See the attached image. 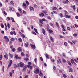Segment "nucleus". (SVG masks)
I'll list each match as a JSON object with an SVG mask.
<instances>
[{"mask_svg": "<svg viewBox=\"0 0 78 78\" xmlns=\"http://www.w3.org/2000/svg\"><path fill=\"white\" fill-rule=\"evenodd\" d=\"M39 69L38 68H35L34 70V72L36 74H37L39 72Z\"/></svg>", "mask_w": 78, "mask_h": 78, "instance_id": "1", "label": "nucleus"}, {"mask_svg": "<svg viewBox=\"0 0 78 78\" xmlns=\"http://www.w3.org/2000/svg\"><path fill=\"white\" fill-rule=\"evenodd\" d=\"M46 29L49 32V33L50 34H53V31H52V30H51V29H50L49 28H48V27H47Z\"/></svg>", "mask_w": 78, "mask_h": 78, "instance_id": "2", "label": "nucleus"}, {"mask_svg": "<svg viewBox=\"0 0 78 78\" xmlns=\"http://www.w3.org/2000/svg\"><path fill=\"white\" fill-rule=\"evenodd\" d=\"M27 65L25 66L23 69L22 70L23 72H25L27 70Z\"/></svg>", "mask_w": 78, "mask_h": 78, "instance_id": "3", "label": "nucleus"}, {"mask_svg": "<svg viewBox=\"0 0 78 78\" xmlns=\"http://www.w3.org/2000/svg\"><path fill=\"white\" fill-rule=\"evenodd\" d=\"M29 9L30 11H34V9L33 7L29 6Z\"/></svg>", "mask_w": 78, "mask_h": 78, "instance_id": "4", "label": "nucleus"}, {"mask_svg": "<svg viewBox=\"0 0 78 78\" xmlns=\"http://www.w3.org/2000/svg\"><path fill=\"white\" fill-rule=\"evenodd\" d=\"M20 67H23L25 66V64L22 63V62H20Z\"/></svg>", "mask_w": 78, "mask_h": 78, "instance_id": "5", "label": "nucleus"}, {"mask_svg": "<svg viewBox=\"0 0 78 78\" xmlns=\"http://www.w3.org/2000/svg\"><path fill=\"white\" fill-rule=\"evenodd\" d=\"M6 55H4V57L5 58V59H6V60H7V59H8V53H6Z\"/></svg>", "mask_w": 78, "mask_h": 78, "instance_id": "6", "label": "nucleus"}, {"mask_svg": "<svg viewBox=\"0 0 78 78\" xmlns=\"http://www.w3.org/2000/svg\"><path fill=\"white\" fill-rule=\"evenodd\" d=\"M18 11L20 12V14H23V12H22V9L19 8L18 9Z\"/></svg>", "mask_w": 78, "mask_h": 78, "instance_id": "7", "label": "nucleus"}, {"mask_svg": "<svg viewBox=\"0 0 78 78\" xmlns=\"http://www.w3.org/2000/svg\"><path fill=\"white\" fill-rule=\"evenodd\" d=\"M30 46L33 49H35L36 48V46L34 45L31 44H30Z\"/></svg>", "mask_w": 78, "mask_h": 78, "instance_id": "8", "label": "nucleus"}, {"mask_svg": "<svg viewBox=\"0 0 78 78\" xmlns=\"http://www.w3.org/2000/svg\"><path fill=\"white\" fill-rule=\"evenodd\" d=\"M65 18H67V19H69V18H71V16H68L67 15H65Z\"/></svg>", "mask_w": 78, "mask_h": 78, "instance_id": "9", "label": "nucleus"}, {"mask_svg": "<svg viewBox=\"0 0 78 78\" xmlns=\"http://www.w3.org/2000/svg\"><path fill=\"white\" fill-rule=\"evenodd\" d=\"M56 25L57 26V28L58 29H59V28H60V27L58 22H56Z\"/></svg>", "mask_w": 78, "mask_h": 78, "instance_id": "10", "label": "nucleus"}, {"mask_svg": "<svg viewBox=\"0 0 78 78\" xmlns=\"http://www.w3.org/2000/svg\"><path fill=\"white\" fill-rule=\"evenodd\" d=\"M68 2H69V1L67 0L66 1L64 0L63 1V3H67Z\"/></svg>", "mask_w": 78, "mask_h": 78, "instance_id": "11", "label": "nucleus"}, {"mask_svg": "<svg viewBox=\"0 0 78 78\" xmlns=\"http://www.w3.org/2000/svg\"><path fill=\"white\" fill-rule=\"evenodd\" d=\"M42 33L44 34L45 35V30H44L43 28L42 29Z\"/></svg>", "mask_w": 78, "mask_h": 78, "instance_id": "12", "label": "nucleus"}, {"mask_svg": "<svg viewBox=\"0 0 78 78\" xmlns=\"http://www.w3.org/2000/svg\"><path fill=\"white\" fill-rule=\"evenodd\" d=\"M61 63V60L59 59L57 60V63L59 64Z\"/></svg>", "mask_w": 78, "mask_h": 78, "instance_id": "13", "label": "nucleus"}, {"mask_svg": "<svg viewBox=\"0 0 78 78\" xmlns=\"http://www.w3.org/2000/svg\"><path fill=\"white\" fill-rule=\"evenodd\" d=\"M27 67H28V68H30V69H32V66L30 65H28Z\"/></svg>", "mask_w": 78, "mask_h": 78, "instance_id": "14", "label": "nucleus"}, {"mask_svg": "<svg viewBox=\"0 0 78 78\" xmlns=\"http://www.w3.org/2000/svg\"><path fill=\"white\" fill-rule=\"evenodd\" d=\"M25 46L26 47H28V43H26L25 44Z\"/></svg>", "mask_w": 78, "mask_h": 78, "instance_id": "15", "label": "nucleus"}, {"mask_svg": "<svg viewBox=\"0 0 78 78\" xmlns=\"http://www.w3.org/2000/svg\"><path fill=\"white\" fill-rule=\"evenodd\" d=\"M7 26L8 28H10L11 25H10V24H9V23H7Z\"/></svg>", "mask_w": 78, "mask_h": 78, "instance_id": "16", "label": "nucleus"}, {"mask_svg": "<svg viewBox=\"0 0 78 78\" xmlns=\"http://www.w3.org/2000/svg\"><path fill=\"white\" fill-rule=\"evenodd\" d=\"M64 45L65 46H67L68 44L67 42H64Z\"/></svg>", "mask_w": 78, "mask_h": 78, "instance_id": "17", "label": "nucleus"}, {"mask_svg": "<svg viewBox=\"0 0 78 78\" xmlns=\"http://www.w3.org/2000/svg\"><path fill=\"white\" fill-rule=\"evenodd\" d=\"M71 62L72 64H73L74 63V60L73 59H71Z\"/></svg>", "mask_w": 78, "mask_h": 78, "instance_id": "18", "label": "nucleus"}, {"mask_svg": "<svg viewBox=\"0 0 78 78\" xmlns=\"http://www.w3.org/2000/svg\"><path fill=\"white\" fill-rule=\"evenodd\" d=\"M11 20H12V22H15V21H14V18L11 17Z\"/></svg>", "mask_w": 78, "mask_h": 78, "instance_id": "19", "label": "nucleus"}, {"mask_svg": "<svg viewBox=\"0 0 78 78\" xmlns=\"http://www.w3.org/2000/svg\"><path fill=\"white\" fill-rule=\"evenodd\" d=\"M15 58H16V59H18V56L17 55H15Z\"/></svg>", "mask_w": 78, "mask_h": 78, "instance_id": "20", "label": "nucleus"}, {"mask_svg": "<svg viewBox=\"0 0 78 78\" xmlns=\"http://www.w3.org/2000/svg\"><path fill=\"white\" fill-rule=\"evenodd\" d=\"M72 68H70L69 70V72H72Z\"/></svg>", "mask_w": 78, "mask_h": 78, "instance_id": "21", "label": "nucleus"}, {"mask_svg": "<svg viewBox=\"0 0 78 78\" xmlns=\"http://www.w3.org/2000/svg\"><path fill=\"white\" fill-rule=\"evenodd\" d=\"M11 41H15V38H12L10 39Z\"/></svg>", "mask_w": 78, "mask_h": 78, "instance_id": "22", "label": "nucleus"}, {"mask_svg": "<svg viewBox=\"0 0 78 78\" xmlns=\"http://www.w3.org/2000/svg\"><path fill=\"white\" fill-rule=\"evenodd\" d=\"M18 40H19V42H22V39H21V38H19L18 39Z\"/></svg>", "mask_w": 78, "mask_h": 78, "instance_id": "23", "label": "nucleus"}, {"mask_svg": "<svg viewBox=\"0 0 78 78\" xmlns=\"http://www.w3.org/2000/svg\"><path fill=\"white\" fill-rule=\"evenodd\" d=\"M16 14L17 17H19L20 16V14H19V13L16 12Z\"/></svg>", "mask_w": 78, "mask_h": 78, "instance_id": "24", "label": "nucleus"}, {"mask_svg": "<svg viewBox=\"0 0 78 78\" xmlns=\"http://www.w3.org/2000/svg\"><path fill=\"white\" fill-rule=\"evenodd\" d=\"M59 16L61 18H62V17H63V16L62 13H60L59 14Z\"/></svg>", "mask_w": 78, "mask_h": 78, "instance_id": "25", "label": "nucleus"}, {"mask_svg": "<svg viewBox=\"0 0 78 78\" xmlns=\"http://www.w3.org/2000/svg\"><path fill=\"white\" fill-rule=\"evenodd\" d=\"M34 30L36 32V33H38V32H37V29L36 28H34Z\"/></svg>", "mask_w": 78, "mask_h": 78, "instance_id": "26", "label": "nucleus"}, {"mask_svg": "<svg viewBox=\"0 0 78 78\" xmlns=\"http://www.w3.org/2000/svg\"><path fill=\"white\" fill-rule=\"evenodd\" d=\"M12 51H13V52H14L15 51H16V49L14 48H13L12 49Z\"/></svg>", "mask_w": 78, "mask_h": 78, "instance_id": "27", "label": "nucleus"}, {"mask_svg": "<svg viewBox=\"0 0 78 78\" xmlns=\"http://www.w3.org/2000/svg\"><path fill=\"white\" fill-rule=\"evenodd\" d=\"M4 37L5 38V39L6 40V39H8V37L6 36H4Z\"/></svg>", "mask_w": 78, "mask_h": 78, "instance_id": "28", "label": "nucleus"}, {"mask_svg": "<svg viewBox=\"0 0 78 78\" xmlns=\"http://www.w3.org/2000/svg\"><path fill=\"white\" fill-rule=\"evenodd\" d=\"M50 40L52 42H53V39L52 37H50Z\"/></svg>", "mask_w": 78, "mask_h": 78, "instance_id": "29", "label": "nucleus"}, {"mask_svg": "<svg viewBox=\"0 0 78 78\" xmlns=\"http://www.w3.org/2000/svg\"><path fill=\"white\" fill-rule=\"evenodd\" d=\"M21 37H22L23 38H25V35L23 34L21 35Z\"/></svg>", "mask_w": 78, "mask_h": 78, "instance_id": "30", "label": "nucleus"}, {"mask_svg": "<svg viewBox=\"0 0 78 78\" xmlns=\"http://www.w3.org/2000/svg\"><path fill=\"white\" fill-rule=\"evenodd\" d=\"M39 21L40 23H42V22H43L42 20H41V19L39 20Z\"/></svg>", "mask_w": 78, "mask_h": 78, "instance_id": "31", "label": "nucleus"}, {"mask_svg": "<svg viewBox=\"0 0 78 78\" xmlns=\"http://www.w3.org/2000/svg\"><path fill=\"white\" fill-rule=\"evenodd\" d=\"M73 8L74 10H75L76 8H75V6L73 5Z\"/></svg>", "mask_w": 78, "mask_h": 78, "instance_id": "32", "label": "nucleus"}, {"mask_svg": "<svg viewBox=\"0 0 78 78\" xmlns=\"http://www.w3.org/2000/svg\"><path fill=\"white\" fill-rule=\"evenodd\" d=\"M7 19L8 20H11V19L9 17H7Z\"/></svg>", "mask_w": 78, "mask_h": 78, "instance_id": "33", "label": "nucleus"}, {"mask_svg": "<svg viewBox=\"0 0 78 78\" xmlns=\"http://www.w3.org/2000/svg\"><path fill=\"white\" fill-rule=\"evenodd\" d=\"M67 30H69V31H70V28L69 27H68L67 28Z\"/></svg>", "mask_w": 78, "mask_h": 78, "instance_id": "34", "label": "nucleus"}, {"mask_svg": "<svg viewBox=\"0 0 78 78\" xmlns=\"http://www.w3.org/2000/svg\"><path fill=\"white\" fill-rule=\"evenodd\" d=\"M23 24L25 25V26H27V24H26V22L25 21H23Z\"/></svg>", "mask_w": 78, "mask_h": 78, "instance_id": "35", "label": "nucleus"}, {"mask_svg": "<svg viewBox=\"0 0 78 78\" xmlns=\"http://www.w3.org/2000/svg\"><path fill=\"white\" fill-rule=\"evenodd\" d=\"M23 14H27V12L26 11H25L24 10L23 11Z\"/></svg>", "mask_w": 78, "mask_h": 78, "instance_id": "36", "label": "nucleus"}, {"mask_svg": "<svg viewBox=\"0 0 78 78\" xmlns=\"http://www.w3.org/2000/svg\"><path fill=\"white\" fill-rule=\"evenodd\" d=\"M12 60H10V62L9 64H12Z\"/></svg>", "mask_w": 78, "mask_h": 78, "instance_id": "37", "label": "nucleus"}, {"mask_svg": "<svg viewBox=\"0 0 78 78\" xmlns=\"http://www.w3.org/2000/svg\"><path fill=\"white\" fill-rule=\"evenodd\" d=\"M63 76L64 78H67V76H66V75L65 74H63Z\"/></svg>", "mask_w": 78, "mask_h": 78, "instance_id": "38", "label": "nucleus"}, {"mask_svg": "<svg viewBox=\"0 0 78 78\" xmlns=\"http://www.w3.org/2000/svg\"><path fill=\"white\" fill-rule=\"evenodd\" d=\"M1 59H2V55H0V60H1Z\"/></svg>", "mask_w": 78, "mask_h": 78, "instance_id": "39", "label": "nucleus"}, {"mask_svg": "<svg viewBox=\"0 0 78 78\" xmlns=\"http://www.w3.org/2000/svg\"><path fill=\"white\" fill-rule=\"evenodd\" d=\"M64 12H65V15H66V14H67V12L65 10L64 11Z\"/></svg>", "mask_w": 78, "mask_h": 78, "instance_id": "40", "label": "nucleus"}, {"mask_svg": "<svg viewBox=\"0 0 78 78\" xmlns=\"http://www.w3.org/2000/svg\"><path fill=\"white\" fill-rule=\"evenodd\" d=\"M48 19L49 20H51V17L50 16H48Z\"/></svg>", "mask_w": 78, "mask_h": 78, "instance_id": "41", "label": "nucleus"}, {"mask_svg": "<svg viewBox=\"0 0 78 78\" xmlns=\"http://www.w3.org/2000/svg\"><path fill=\"white\" fill-rule=\"evenodd\" d=\"M57 8L55 7H54L52 8V10H56Z\"/></svg>", "mask_w": 78, "mask_h": 78, "instance_id": "42", "label": "nucleus"}, {"mask_svg": "<svg viewBox=\"0 0 78 78\" xmlns=\"http://www.w3.org/2000/svg\"><path fill=\"white\" fill-rule=\"evenodd\" d=\"M26 3H27V5H29V2H28V1H26Z\"/></svg>", "mask_w": 78, "mask_h": 78, "instance_id": "43", "label": "nucleus"}, {"mask_svg": "<svg viewBox=\"0 0 78 78\" xmlns=\"http://www.w3.org/2000/svg\"><path fill=\"white\" fill-rule=\"evenodd\" d=\"M10 34H11V35H13L14 34V32H10Z\"/></svg>", "mask_w": 78, "mask_h": 78, "instance_id": "44", "label": "nucleus"}, {"mask_svg": "<svg viewBox=\"0 0 78 78\" xmlns=\"http://www.w3.org/2000/svg\"><path fill=\"white\" fill-rule=\"evenodd\" d=\"M21 56H25V54H24V53H23V52H22L21 53Z\"/></svg>", "mask_w": 78, "mask_h": 78, "instance_id": "45", "label": "nucleus"}, {"mask_svg": "<svg viewBox=\"0 0 78 78\" xmlns=\"http://www.w3.org/2000/svg\"><path fill=\"white\" fill-rule=\"evenodd\" d=\"M68 63L69 64V65H70V66H72V64H71L70 62L68 61Z\"/></svg>", "mask_w": 78, "mask_h": 78, "instance_id": "46", "label": "nucleus"}, {"mask_svg": "<svg viewBox=\"0 0 78 78\" xmlns=\"http://www.w3.org/2000/svg\"><path fill=\"white\" fill-rule=\"evenodd\" d=\"M18 50H19V51H22V49H21V48L19 47L18 48Z\"/></svg>", "mask_w": 78, "mask_h": 78, "instance_id": "47", "label": "nucleus"}, {"mask_svg": "<svg viewBox=\"0 0 78 78\" xmlns=\"http://www.w3.org/2000/svg\"><path fill=\"white\" fill-rule=\"evenodd\" d=\"M23 6H27V5L25 3H23Z\"/></svg>", "mask_w": 78, "mask_h": 78, "instance_id": "48", "label": "nucleus"}, {"mask_svg": "<svg viewBox=\"0 0 78 78\" xmlns=\"http://www.w3.org/2000/svg\"><path fill=\"white\" fill-rule=\"evenodd\" d=\"M4 70H5V67L3 66L2 68V70L3 71V72H4Z\"/></svg>", "mask_w": 78, "mask_h": 78, "instance_id": "49", "label": "nucleus"}, {"mask_svg": "<svg viewBox=\"0 0 78 78\" xmlns=\"http://www.w3.org/2000/svg\"><path fill=\"white\" fill-rule=\"evenodd\" d=\"M43 12L44 13V14H47V12L46 10L43 11Z\"/></svg>", "mask_w": 78, "mask_h": 78, "instance_id": "50", "label": "nucleus"}, {"mask_svg": "<svg viewBox=\"0 0 78 78\" xmlns=\"http://www.w3.org/2000/svg\"><path fill=\"white\" fill-rule=\"evenodd\" d=\"M11 64L9 63L8 65V67L9 68L11 67Z\"/></svg>", "mask_w": 78, "mask_h": 78, "instance_id": "51", "label": "nucleus"}, {"mask_svg": "<svg viewBox=\"0 0 78 78\" xmlns=\"http://www.w3.org/2000/svg\"><path fill=\"white\" fill-rule=\"evenodd\" d=\"M62 61H63V62H66V60H65L64 59H62Z\"/></svg>", "mask_w": 78, "mask_h": 78, "instance_id": "52", "label": "nucleus"}, {"mask_svg": "<svg viewBox=\"0 0 78 78\" xmlns=\"http://www.w3.org/2000/svg\"><path fill=\"white\" fill-rule=\"evenodd\" d=\"M14 66L15 68H16V67H17V65H16V64H14Z\"/></svg>", "mask_w": 78, "mask_h": 78, "instance_id": "53", "label": "nucleus"}, {"mask_svg": "<svg viewBox=\"0 0 78 78\" xmlns=\"http://www.w3.org/2000/svg\"><path fill=\"white\" fill-rule=\"evenodd\" d=\"M46 58H47V59H48V58H49L48 57V55H46Z\"/></svg>", "mask_w": 78, "mask_h": 78, "instance_id": "54", "label": "nucleus"}, {"mask_svg": "<svg viewBox=\"0 0 78 78\" xmlns=\"http://www.w3.org/2000/svg\"><path fill=\"white\" fill-rule=\"evenodd\" d=\"M10 3L12 5H14V3H13V2L12 1H11L10 2Z\"/></svg>", "mask_w": 78, "mask_h": 78, "instance_id": "55", "label": "nucleus"}, {"mask_svg": "<svg viewBox=\"0 0 78 78\" xmlns=\"http://www.w3.org/2000/svg\"><path fill=\"white\" fill-rule=\"evenodd\" d=\"M73 36H77V34H73Z\"/></svg>", "mask_w": 78, "mask_h": 78, "instance_id": "56", "label": "nucleus"}, {"mask_svg": "<svg viewBox=\"0 0 78 78\" xmlns=\"http://www.w3.org/2000/svg\"><path fill=\"white\" fill-rule=\"evenodd\" d=\"M24 59L25 61H28V58H25Z\"/></svg>", "mask_w": 78, "mask_h": 78, "instance_id": "57", "label": "nucleus"}, {"mask_svg": "<svg viewBox=\"0 0 78 78\" xmlns=\"http://www.w3.org/2000/svg\"><path fill=\"white\" fill-rule=\"evenodd\" d=\"M3 13L5 14V15H7V13H6V12H5V11H4Z\"/></svg>", "mask_w": 78, "mask_h": 78, "instance_id": "58", "label": "nucleus"}, {"mask_svg": "<svg viewBox=\"0 0 78 78\" xmlns=\"http://www.w3.org/2000/svg\"><path fill=\"white\" fill-rule=\"evenodd\" d=\"M41 14L42 17H43V16H44V14L43 13H41Z\"/></svg>", "mask_w": 78, "mask_h": 78, "instance_id": "59", "label": "nucleus"}, {"mask_svg": "<svg viewBox=\"0 0 78 78\" xmlns=\"http://www.w3.org/2000/svg\"><path fill=\"white\" fill-rule=\"evenodd\" d=\"M49 25L51 26H53V23H49Z\"/></svg>", "mask_w": 78, "mask_h": 78, "instance_id": "60", "label": "nucleus"}, {"mask_svg": "<svg viewBox=\"0 0 78 78\" xmlns=\"http://www.w3.org/2000/svg\"><path fill=\"white\" fill-rule=\"evenodd\" d=\"M34 6L35 8H37V5L35 4L34 5Z\"/></svg>", "mask_w": 78, "mask_h": 78, "instance_id": "61", "label": "nucleus"}, {"mask_svg": "<svg viewBox=\"0 0 78 78\" xmlns=\"http://www.w3.org/2000/svg\"><path fill=\"white\" fill-rule=\"evenodd\" d=\"M28 75H26L25 76L24 78H28Z\"/></svg>", "mask_w": 78, "mask_h": 78, "instance_id": "62", "label": "nucleus"}, {"mask_svg": "<svg viewBox=\"0 0 78 78\" xmlns=\"http://www.w3.org/2000/svg\"><path fill=\"white\" fill-rule=\"evenodd\" d=\"M51 61L52 62H55V60H54V59H52L51 60Z\"/></svg>", "mask_w": 78, "mask_h": 78, "instance_id": "63", "label": "nucleus"}, {"mask_svg": "<svg viewBox=\"0 0 78 78\" xmlns=\"http://www.w3.org/2000/svg\"><path fill=\"white\" fill-rule=\"evenodd\" d=\"M9 75H10V76L12 77V73H11L10 72L9 73Z\"/></svg>", "mask_w": 78, "mask_h": 78, "instance_id": "64", "label": "nucleus"}]
</instances>
